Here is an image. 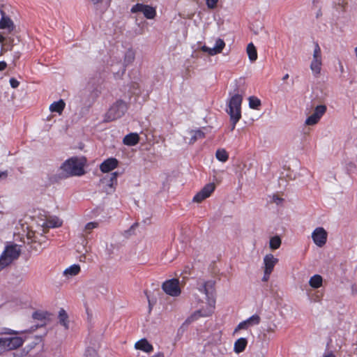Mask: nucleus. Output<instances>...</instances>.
<instances>
[{
    "mask_svg": "<svg viewBox=\"0 0 357 357\" xmlns=\"http://www.w3.org/2000/svg\"><path fill=\"white\" fill-rule=\"evenodd\" d=\"M198 290L206 295L207 299V305L205 307H202L196 310L187 319V323H192L197 320L200 317H206L211 316L215 308V282L212 280H208L203 282H199Z\"/></svg>",
    "mask_w": 357,
    "mask_h": 357,
    "instance_id": "f257e3e1",
    "label": "nucleus"
},
{
    "mask_svg": "<svg viewBox=\"0 0 357 357\" xmlns=\"http://www.w3.org/2000/svg\"><path fill=\"white\" fill-rule=\"evenodd\" d=\"M24 331H14L10 328H4L0 334L6 335L0 337V354L15 350L21 347L25 340L19 335L22 334Z\"/></svg>",
    "mask_w": 357,
    "mask_h": 357,
    "instance_id": "f03ea898",
    "label": "nucleus"
},
{
    "mask_svg": "<svg viewBox=\"0 0 357 357\" xmlns=\"http://www.w3.org/2000/svg\"><path fill=\"white\" fill-rule=\"evenodd\" d=\"M85 158L73 157L65 161L61 166L63 177L82 176L84 174Z\"/></svg>",
    "mask_w": 357,
    "mask_h": 357,
    "instance_id": "7ed1b4c3",
    "label": "nucleus"
},
{
    "mask_svg": "<svg viewBox=\"0 0 357 357\" xmlns=\"http://www.w3.org/2000/svg\"><path fill=\"white\" fill-rule=\"evenodd\" d=\"M242 96L239 94H235L230 98L228 102V109L227 112L230 116L231 123V131L235 129L236 123L241 118V103Z\"/></svg>",
    "mask_w": 357,
    "mask_h": 357,
    "instance_id": "20e7f679",
    "label": "nucleus"
},
{
    "mask_svg": "<svg viewBox=\"0 0 357 357\" xmlns=\"http://www.w3.org/2000/svg\"><path fill=\"white\" fill-rule=\"evenodd\" d=\"M20 254V250L17 245L7 246L0 257V271L17 259Z\"/></svg>",
    "mask_w": 357,
    "mask_h": 357,
    "instance_id": "39448f33",
    "label": "nucleus"
},
{
    "mask_svg": "<svg viewBox=\"0 0 357 357\" xmlns=\"http://www.w3.org/2000/svg\"><path fill=\"white\" fill-rule=\"evenodd\" d=\"M126 103L120 100H117L109 109L105 116L106 121H112L121 118L127 111Z\"/></svg>",
    "mask_w": 357,
    "mask_h": 357,
    "instance_id": "423d86ee",
    "label": "nucleus"
},
{
    "mask_svg": "<svg viewBox=\"0 0 357 357\" xmlns=\"http://www.w3.org/2000/svg\"><path fill=\"white\" fill-rule=\"evenodd\" d=\"M321 66V51L319 44L316 43L313 52V59L310 64V69L315 77H317L320 74Z\"/></svg>",
    "mask_w": 357,
    "mask_h": 357,
    "instance_id": "0eeeda50",
    "label": "nucleus"
},
{
    "mask_svg": "<svg viewBox=\"0 0 357 357\" xmlns=\"http://www.w3.org/2000/svg\"><path fill=\"white\" fill-rule=\"evenodd\" d=\"M131 13H142L144 16L149 20H153L156 16V10L155 8L144 3H137L134 5L130 10Z\"/></svg>",
    "mask_w": 357,
    "mask_h": 357,
    "instance_id": "6e6552de",
    "label": "nucleus"
},
{
    "mask_svg": "<svg viewBox=\"0 0 357 357\" xmlns=\"http://www.w3.org/2000/svg\"><path fill=\"white\" fill-rule=\"evenodd\" d=\"M162 290L171 296H178L181 294L179 280L176 278L166 280L162 285Z\"/></svg>",
    "mask_w": 357,
    "mask_h": 357,
    "instance_id": "1a4fd4ad",
    "label": "nucleus"
},
{
    "mask_svg": "<svg viewBox=\"0 0 357 357\" xmlns=\"http://www.w3.org/2000/svg\"><path fill=\"white\" fill-rule=\"evenodd\" d=\"M312 238L319 248H322L327 242L328 233L323 227H317L312 233Z\"/></svg>",
    "mask_w": 357,
    "mask_h": 357,
    "instance_id": "9d476101",
    "label": "nucleus"
},
{
    "mask_svg": "<svg viewBox=\"0 0 357 357\" xmlns=\"http://www.w3.org/2000/svg\"><path fill=\"white\" fill-rule=\"evenodd\" d=\"M119 161L114 158H109L104 160L100 165V169L103 173H107L118 167Z\"/></svg>",
    "mask_w": 357,
    "mask_h": 357,
    "instance_id": "9b49d317",
    "label": "nucleus"
},
{
    "mask_svg": "<svg viewBox=\"0 0 357 357\" xmlns=\"http://www.w3.org/2000/svg\"><path fill=\"white\" fill-rule=\"evenodd\" d=\"M0 13L1 15V19L0 20V29H8L9 32L12 31L15 28L13 22L10 20V17L6 16V13L3 9L0 10Z\"/></svg>",
    "mask_w": 357,
    "mask_h": 357,
    "instance_id": "f8f14e48",
    "label": "nucleus"
},
{
    "mask_svg": "<svg viewBox=\"0 0 357 357\" xmlns=\"http://www.w3.org/2000/svg\"><path fill=\"white\" fill-rule=\"evenodd\" d=\"M135 348L146 353H151L153 351V345L146 338H142L135 342Z\"/></svg>",
    "mask_w": 357,
    "mask_h": 357,
    "instance_id": "ddd939ff",
    "label": "nucleus"
},
{
    "mask_svg": "<svg viewBox=\"0 0 357 357\" xmlns=\"http://www.w3.org/2000/svg\"><path fill=\"white\" fill-rule=\"evenodd\" d=\"M278 262V259L275 258L272 254L266 255L264 258V270L268 271V272H273Z\"/></svg>",
    "mask_w": 357,
    "mask_h": 357,
    "instance_id": "4468645a",
    "label": "nucleus"
},
{
    "mask_svg": "<svg viewBox=\"0 0 357 357\" xmlns=\"http://www.w3.org/2000/svg\"><path fill=\"white\" fill-rule=\"evenodd\" d=\"M139 142V136L136 132H132L126 135L123 139V143L127 146H135Z\"/></svg>",
    "mask_w": 357,
    "mask_h": 357,
    "instance_id": "2eb2a0df",
    "label": "nucleus"
},
{
    "mask_svg": "<svg viewBox=\"0 0 357 357\" xmlns=\"http://www.w3.org/2000/svg\"><path fill=\"white\" fill-rule=\"evenodd\" d=\"M190 134L191 137L190 139L189 143L191 144H195L198 139H202L206 137L205 133L202 131V129L192 130L190 131Z\"/></svg>",
    "mask_w": 357,
    "mask_h": 357,
    "instance_id": "dca6fc26",
    "label": "nucleus"
},
{
    "mask_svg": "<svg viewBox=\"0 0 357 357\" xmlns=\"http://www.w3.org/2000/svg\"><path fill=\"white\" fill-rule=\"evenodd\" d=\"M247 344V339L244 337H241L235 342L234 350L236 354H240L245 349Z\"/></svg>",
    "mask_w": 357,
    "mask_h": 357,
    "instance_id": "f3484780",
    "label": "nucleus"
},
{
    "mask_svg": "<svg viewBox=\"0 0 357 357\" xmlns=\"http://www.w3.org/2000/svg\"><path fill=\"white\" fill-rule=\"evenodd\" d=\"M65 106V102L61 99L59 101H56L52 103L50 106V110L52 112H56L61 114L63 111Z\"/></svg>",
    "mask_w": 357,
    "mask_h": 357,
    "instance_id": "a211bd4d",
    "label": "nucleus"
},
{
    "mask_svg": "<svg viewBox=\"0 0 357 357\" xmlns=\"http://www.w3.org/2000/svg\"><path fill=\"white\" fill-rule=\"evenodd\" d=\"M323 278L320 275L316 274L312 276L309 280V284L314 289H318L322 286Z\"/></svg>",
    "mask_w": 357,
    "mask_h": 357,
    "instance_id": "6ab92c4d",
    "label": "nucleus"
},
{
    "mask_svg": "<svg viewBox=\"0 0 357 357\" xmlns=\"http://www.w3.org/2000/svg\"><path fill=\"white\" fill-rule=\"evenodd\" d=\"M247 54L249 59L253 62L257 59V52L255 46L252 43H250L247 46Z\"/></svg>",
    "mask_w": 357,
    "mask_h": 357,
    "instance_id": "aec40b11",
    "label": "nucleus"
},
{
    "mask_svg": "<svg viewBox=\"0 0 357 357\" xmlns=\"http://www.w3.org/2000/svg\"><path fill=\"white\" fill-rule=\"evenodd\" d=\"M59 323L65 328V329H68V315L63 308H61L59 312Z\"/></svg>",
    "mask_w": 357,
    "mask_h": 357,
    "instance_id": "412c9836",
    "label": "nucleus"
},
{
    "mask_svg": "<svg viewBox=\"0 0 357 357\" xmlns=\"http://www.w3.org/2000/svg\"><path fill=\"white\" fill-rule=\"evenodd\" d=\"M80 272V266L78 264H73L70 266H69L68 268H67L64 271H63V275H66V276H75L77 275H78Z\"/></svg>",
    "mask_w": 357,
    "mask_h": 357,
    "instance_id": "4be33fe9",
    "label": "nucleus"
},
{
    "mask_svg": "<svg viewBox=\"0 0 357 357\" xmlns=\"http://www.w3.org/2000/svg\"><path fill=\"white\" fill-rule=\"evenodd\" d=\"M215 189V185L213 183H210L206 184L201 190V193L204 196H205V198H208L211 196V195L214 192Z\"/></svg>",
    "mask_w": 357,
    "mask_h": 357,
    "instance_id": "5701e85b",
    "label": "nucleus"
},
{
    "mask_svg": "<svg viewBox=\"0 0 357 357\" xmlns=\"http://www.w3.org/2000/svg\"><path fill=\"white\" fill-rule=\"evenodd\" d=\"M282 243L281 238L278 236H274L271 238L269 241V246L271 250L278 249Z\"/></svg>",
    "mask_w": 357,
    "mask_h": 357,
    "instance_id": "b1692460",
    "label": "nucleus"
},
{
    "mask_svg": "<svg viewBox=\"0 0 357 357\" xmlns=\"http://www.w3.org/2000/svg\"><path fill=\"white\" fill-rule=\"evenodd\" d=\"M215 156L219 161L222 162H226L229 158V155L224 149H218L215 153Z\"/></svg>",
    "mask_w": 357,
    "mask_h": 357,
    "instance_id": "393cba45",
    "label": "nucleus"
},
{
    "mask_svg": "<svg viewBox=\"0 0 357 357\" xmlns=\"http://www.w3.org/2000/svg\"><path fill=\"white\" fill-rule=\"evenodd\" d=\"M225 47V41L221 38H218L215 41V46L213 47V53H221Z\"/></svg>",
    "mask_w": 357,
    "mask_h": 357,
    "instance_id": "a878e982",
    "label": "nucleus"
},
{
    "mask_svg": "<svg viewBox=\"0 0 357 357\" xmlns=\"http://www.w3.org/2000/svg\"><path fill=\"white\" fill-rule=\"evenodd\" d=\"M334 4L337 10L344 12L346 11L348 1L347 0H335Z\"/></svg>",
    "mask_w": 357,
    "mask_h": 357,
    "instance_id": "bb28decb",
    "label": "nucleus"
},
{
    "mask_svg": "<svg viewBox=\"0 0 357 357\" xmlns=\"http://www.w3.org/2000/svg\"><path fill=\"white\" fill-rule=\"evenodd\" d=\"M249 106L254 109H259L261 106V100L256 96H250L249 98Z\"/></svg>",
    "mask_w": 357,
    "mask_h": 357,
    "instance_id": "cd10ccee",
    "label": "nucleus"
},
{
    "mask_svg": "<svg viewBox=\"0 0 357 357\" xmlns=\"http://www.w3.org/2000/svg\"><path fill=\"white\" fill-rule=\"evenodd\" d=\"M246 324L250 326L258 325L261 321V318L258 314H254L245 320Z\"/></svg>",
    "mask_w": 357,
    "mask_h": 357,
    "instance_id": "c85d7f7f",
    "label": "nucleus"
},
{
    "mask_svg": "<svg viewBox=\"0 0 357 357\" xmlns=\"http://www.w3.org/2000/svg\"><path fill=\"white\" fill-rule=\"evenodd\" d=\"M320 118L317 116L316 114L312 113L310 116H308L305 120V125L307 126H314L317 124L319 121Z\"/></svg>",
    "mask_w": 357,
    "mask_h": 357,
    "instance_id": "c756f323",
    "label": "nucleus"
},
{
    "mask_svg": "<svg viewBox=\"0 0 357 357\" xmlns=\"http://www.w3.org/2000/svg\"><path fill=\"white\" fill-rule=\"evenodd\" d=\"M326 109H327V107L326 105H319L315 107L313 113L316 114L317 116H318L321 119L324 116V114L326 113Z\"/></svg>",
    "mask_w": 357,
    "mask_h": 357,
    "instance_id": "7c9ffc66",
    "label": "nucleus"
},
{
    "mask_svg": "<svg viewBox=\"0 0 357 357\" xmlns=\"http://www.w3.org/2000/svg\"><path fill=\"white\" fill-rule=\"evenodd\" d=\"M326 109H327V107L326 105H319L315 107L313 113L316 114L317 116H318L321 119L324 116V114L326 113Z\"/></svg>",
    "mask_w": 357,
    "mask_h": 357,
    "instance_id": "2f4dec72",
    "label": "nucleus"
},
{
    "mask_svg": "<svg viewBox=\"0 0 357 357\" xmlns=\"http://www.w3.org/2000/svg\"><path fill=\"white\" fill-rule=\"evenodd\" d=\"M47 313L43 311H36L33 313L32 317L39 321H45L47 319Z\"/></svg>",
    "mask_w": 357,
    "mask_h": 357,
    "instance_id": "473e14b6",
    "label": "nucleus"
},
{
    "mask_svg": "<svg viewBox=\"0 0 357 357\" xmlns=\"http://www.w3.org/2000/svg\"><path fill=\"white\" fill-rule=\"evenodd\" d=\"M119 176V173L117 172H113L111 174L109 181L108 183V186H109L113 190L115 189L117 185V176Z\"/></svg>",
    "mask_w": 357,
    "mask_h": 357,
    "instance_id": "72a5a7b5",
    "label": "nucleus"
},
{
    "mask_svg": "<svg viewBox=\"0 0 357 357\" xmlns=\"http://www.w3.org/2000/svg\"><path fill=\"white\" fill-rule=\"evenodd\" d=\"M98 226V223L96 222H90L87 223L84 228V231L86 234H89L91 233V231L95 228H97Z\"/></svg>",
    "mask_w": 357,
    "mask_h": 357,
    "instance_id": "f704fd0d",
    "label": "nucleus"
},
{
    "mask_svg": "<svg viewBox=\"0 0 357 357\" xmlns=\"http://www.w3.org/2000/svg\"><path fill=\"white\" fill-rule=\"evenodd\" d=\"M85 357H98L97 351L91 347H88L84 353Z\"/></svg>",
    "mask_w": 357,
    "mask_h": 357,
    "instance_id": "c9c22d12",
    "label": "nucleus"
},
{
    "mask_svg": "<svg viewBox=\"0 0 357 357\" xmlns=\"http://www.w3.org/2000/svg\"><path fill=\"white\" fill-rule=\"evenodd\" d=\"M135 59V54L132 51H128L125 55L124 61L126 63H132Z\"/></svg>",
    "mask_w": 357,
    "mask_h": 357,
    "instance_id": "e433bc0d",
    "label": "nucleus"
},
{
    "mask_svg": "<svg viewBox=\"0 0 357 357\" xmlns=\"http://www.w3.org/2000/svg\"><path fill=\"white\" fill-rule=\"evenodd\" d=\"M204 199H206L205 196H204L199 191L194 196L192 201L194 202L201 203Z\"/></svg>",
    "mask_w": 357,
    "mask_h": 357,
    "instance_id": "4c0bfd02",
    "label": "nucleus"
},
{
    "mask_svg": "<svg viewBox=\"0 0 357 357\" xmlns=\"http://www.w3.org/2000/svg\"><path fill=\"white\" fill-rule=\"evenodd\" d=\"M248 328H249V325H248L245 321H243L240 322L238 324V326L236 327V328L234 329V334H235L240 330L247 329Z\"/></svg>",
    "mask_w": 357,
    "mask_h": 357,
    "instance_id": "58836bf2",
    "label": "nucleus"
},
{
    "mask_svg": "<svg viewBox=\"0 0 357 357\" xmlns=\"http://www.w3.org/2000/svg\"><path fill=\"white\" fill-rule=\"evenodd\" d=\"M206 4L209 9H214L217 7L219 0H205Z\"/></svg>",
    "mask_w": 357,
    "mask_h": 357,
    "instance_id": "ea45409f",
    "label": "nucleus"
},
{
    "mask_svg": "<svg viewBox=\"0 0 357 357\" xmlns=\"http://www.w3.org/2000/svg\"><path fill=\"white\" fill-rule=\"evenodd\" d=\"M202 51L204 52H207L209 55L213 56L218 54V53H213V48L208 47L206 45L202 47Z\"/></svg>",
    "mask_w": 357,
    "mask_h": 357,
    "instance_id": "a19ab883",
    "label": "nucleus"
},
{
    "mask_svg": "<svg viewBox=\"0 0 357 357\" xmlns=\"http://www.w3.org/2000/svg\"><path fill=\"white\" fill-rule=\"evenodd\" d=\"M10 84L12 88L16 89L19 86L20 82L14 77L10 79Z\"/></svg>",
    "mask_w": 357,
    "mask_h": 357,
    "instance_id": "79ce46f5",
    "label": "nucleus"
},
{
    "mask_svg": "<svg viewBox=\"0 0 357 357\" xmlns=\"http://www.w3.org/2000/svg\"><path fill=\"white\" fill-rule=\"evenodd\" d=\"M271 273L272 272H270V271L268 272V271L264 270V274L262 278V281L267 282L270 278V275H271Z\"/></svg>",
    "mask_w": 357,
    "mask_h": 357,
    "instance_id": "37998d69",
    "label": "nucleus"
},
{
    "mask_svg": "<svg viewBox=\"0 0 357 357\" xmlns=\"http://www.w3.org/2000/svg\"><path fill=\"white\" fill-rule=\"evenodd\" d=\"M273 200L278 205L280 204L283 202V199L280 197H278V195H273Z\"/></svg>",
    "mask_w": 357,
    "mask_h": 357,
    "instance_id": "c03bdc74",
    "label": "nucleus"
},
{
    "mask_svg": "<svg viewBox=\"0 0 357 357\" xmlns=\"http://www.w3.org/2000/svg\"><path fill=\"white\" fill-rule=\"evenodd\" d=\"M0 43H1L3 47L7 46V39L1 33H0Z\"/></svg>",
    "mask_w": 357,
    "mask_h": 357,
    "instance_id": "a18cd8bd",
    "label": "nucleus"
},
{
    "mask_svg": "<svg viewBox=\"0 0 357 357\" xmlns=\"http://www.w3.org/2000/svg\"><path fill=\"white\" fill-rule=\"evenodd\" d=\"M322 357H335L333 351H326Z\"/></svg>",
    "mask_w": 357,
    "mask_h": 357,
    "instance_id": "49530a36",
    "label": "nucleus"
},
{
    "mask_svg": "<svg viewBox=\"0 0 357 357\" xmlns=\"http://www.w3.org/2000/svg\"><path fill=\"white\" fill-rule=\"evenodd\" d=\"M7 176H8L7 171L0 172V179H5L7 178Z\"/></svg>",
    "mask_w": 357,
    "mask_h": 357,
    "instance_id": "de8ad7c7",
    "label": "nucleus"
},
{
    "mask_svg": "<svg viewBox=\"0 0 357 357\" xmlns=\"http://www.w3.org/2000/svg\"><path fill=\"white\" fill-rule=\"evenodd\" d=\"M7 66L5 61H0V71L4 70Z\"/></svg>",
    "mask_w": 357,
    "mask_h": 357,
    "instance_id": "09e8293b",
    "label": "nucleus"
},
{
    "mask_svg": "<svg viewBox=\"0 0 357 357\" xmlns=\"http://www.w3.org/2000/svg\"><path fill=\"white\" fill-rule=\"evenodd\" d=\"M152 357H165V355L162 352H158L153 355Z\"/></svg>",
    "mask_w": 357,
    "mask_h": 357,
    "instance_id": "8fccbe9b",
    "label": "nucleus"
},
{
    "mask_svg": "<svg viewBox=\"0 0 357 357\" xmlns=\"http://www.w3.org/2000/svg\"><path fill=\"white\" fill-rule=\"evenodd\" d=\"M93 4L102 3L103 0H90Z\"/></svg>",
    "mask_w": 357,
    "mask_h": 357,
    "instance_id": "3c124183",
    "label": "nucleus"
},
{
    "mask_svg": "<svg viewBox=\"0 0 357 357\" xmlns=\"http://www.w3.org/2000/svg\"><path fill=\"white\" fill-rule=\"evenodd\" d=\"M288 78H289V74H286L282 77V79L284 81V80L287 79Z\"/></svg>",
    "mask_w": 357,
    "mask_h": 357,
    "instance_id": "603ef678",
    "label": "nucleus"
},
{
    "mask_svg": "<svg viewBox=\"0 0 357 357\" xmlns=\"http://www.w3.org/2000/svg\"><path fill=\"white\" fill-rule=\"evenodd\" d=\"M61 222H59V224H54V225H53V227H59V226H61Z\"/></svg>",
    "mask_w": 357,
    "mask_h": 357,
    "instance_id": "864d4df0",
    "label": "nucleus"
},
{
    "mask_svg": "<svg viewBox=\"0 0 357 357\" xmlns=\"http://www.w3.org/2000/svg\"><path fill=\"white\" fill-rule=\"evenodd\" d=\"M355 53H356V56L357 57V47L355 48Z\"/></svg>",
    "mask_w": 357,
    "mask_h": 357,
    "instance_id": "5fc2aeb1",
    "label": "nucleus"
},
{
    "mask_svg": "<svg viewBox=\"0 0 357 357\" xmlns=\"http://www.w3.org/2000/svg\"><path fill=\"white\" fill-rule=\"evenodd\" d=\"M10 45V48H9V50H12V45Z\"/></svg>",
    "mask_w": 357,
    "mask_h": 357,
    "instance_id": "6e6d98bb",
    "label": "nucleus"
},
{
    "mask_svg": "<svg viewBox=\"0 0 357 357\" xmlns=\"http://www.w3.org/2000/svg\"><path fill=\"white\" fill-rule=\"evenodd\" d=\"M340 70H341L342 71L343 70V66H341Z\"/></svg>",
    "mask_w": 357,
    "mask_h": 357,
    "instance_id": "4d7b16f0",
    "label": "nucleus"
}]
</instances>
